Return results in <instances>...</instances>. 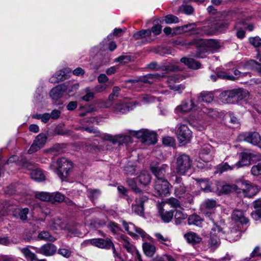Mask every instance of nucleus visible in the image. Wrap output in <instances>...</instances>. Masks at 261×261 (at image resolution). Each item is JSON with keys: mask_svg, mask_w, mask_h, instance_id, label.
Masks as SVG:
<instances>
[{"mask_svg": "<svg viewBox=\"0 0 261 261\" xmlns=\"http://www.w3.org/2000/svg\"><path fill=\"white\" fill-rule=\"evenodd\" d=\"M151 35V31L150 30H143L137 32V33L134 34V37L138 40L142 38L145 37L146 36H150Z\"/></svg>", "mask_w": 261, "mask_h": 261, "instance_id": "obj_47", "label": "nucleus"}, {"mask_svg": "<svg viewBox=\"0 0 261 261\" xmlns=\"http://www.w3.org/2000/svg\"><path fill=\"white\" fill-rule=\"evenodd\" d=\"M164 76L165 74L164 73H162V74H160L159 73L148 74L145 76L140 77L138 80H129L127 81L126 82L136 83L138 82H142L145 83H151L152 82L150 81V80L159 79L160 77H163Z\"/></svg>", "mask_w": 261, "mask_h": 261, "instance_id": "obj_20", "label": "nucleus"}, {"mask_svg": "<svg viewBox=\"0 0 261 261\" xmlns=\"http://www.w3.org/2000/svg\"><path fill=\"white\" fill-rule=\"evenodd\" d=\"M67 89V86L66 84L58 85L51 89L49 93L50 96L53 99L57 100L63 96Z\"/></svg>", "mask_w": 261, "mask_h": 261, "instance_id": "obj_18", "label": "nucleus"}, {"mask_svg": "<svg viewBox=\"0 0 261 261\" xmlns=\"http://www.w3.org/2000/svg\"><path fill=\"white\" fill-rule=\"evenodd\" d=\"M119 242L128 252L133 254L136 251L135 247L129 242L126 237L124 236L121 237Z\"/></svg>", "mask_w": 261, "mask_h": 261, "instance_id": "obj_33", "label": "nucleus"}, {"mask_svg": "<svg viewBox=\"0 0 261 261\" xmlns=\"http://www.w3.org/2000/svg\"><path fill=\"white\" fill-rule=\"evenodd\" d=\"M29 212L28 208H17L13 211V216L22 221H25L28 218Z\"/></svg>", "mask_w": 261, "mask_h": 261, "instance_id": "obj_29", "label": "nucleus"}, {"mask_svg": "<svg viewBox=\"0 0 261 261\" xmlns=\"http://www.w3.org/2000/svg\"><path fill=\"white\" fill-rule=\"evenodd\" d=\"M131 135L141 139L142 141L146 142L148 144H154L157 141L156 134L153 132L148 129H141L139 131H133L130 133Z\"/></svg>", "mask_w": 261, "mask_h": 261, "instance_id": "obj_4", "label": "nucleus"}, {"mask_svg": "<svg viewBox=\"0 0 261 261\" xmlns=\"http://www.w3.org/2000/svg\"><path fill=\"white\" fill-rule=\"evenodd\" d=\"M194 101L192 99H187L183 101L182 103L178 106L175 111L177 113H187L191 111L194 107Z\"/></svg>", "mask_w": 261, "mask_h": 261, "instance_id": "obj_23", "label": "nucleus"}, {"mask_svg": "<svg viewBox=\"0 0 261 261\" xmlns=\"http://www.w3.org/2000/svg\"><path fill=\"white\" fill-rule=\"evenodd\" d=\"M154 236L156 240L160 243L167 246L171 245V242L169 238L167 236H164L160 233H154Z\"/></svg>", "mask_w": 261, "mask_h": 261, "instance_id": "obj_42", "label": "nucleus"}, {"mask_svg": "<svg viewBox=\"0 0 261 261\" xmlns=\"http://www.w3.org/2000/svg\"><path fill=\"white\" fill-rule=\"evenodd\" d=\"M143 251L148 256H152L156 251L155 247L149 243H144L142 245Z\"/></svg>", "mask_w": 261, "mask_h": 261, "instance_id": "obj_35", "label": "nucleus"}, {"mask_svg": "<svg viewBox=\"0 0 261 261\" xmlns=\"http://www.w3.org/2000/svg\"><path fill=\"white\" fill-rule=\"evenodd\" d=\"M232 219L235 221L239 222L241 224H247L249 220L244 216V213L240 210H234L231 215Z\"/></svg>", "mask_w": 261, "mask_h": 261, "instance_id": "obj_27", "label": "nucleus"}, {"mask_svg": "<svg viewBox=\"0 0 261 261\" xmlns=\"http://www.w3.org/2000/svg\"><path fill=\"white\" fill-rule=\"evenodd\" d=\"M71 72V70L69 68H65L63 70H61L50 77V81L51 83H58L60 81H63L67 79V74Z\"/></svg>", "mask_w": 261, "mask_h": 261, "instance_id": "obj_22", "label": "nucleus"}, {"mask_svg": "<svg viewBox=\"0 0 261 261\" xmlns=\"http://www.w3.org/2000/svg\"><path fill=\"white\" fill-rule=\"evenodd\" d=\"M168 169V166L166 164H163L161 167H151L152 172L155 175L156 179H166L165 175L167 170Z\"/></svg>", "mask_w": 261, "mask_h": 261, "instance_id": "obj_21", "label": "nucleus"}, {"mask_svg": "<svg viewBox=\"0 0 261 261\" xmlns=\"http://www.w3.org/2000/svg\"><path fill=\"white\" fill-rule=\"evenodd\" d=\"M191 167V160L189 155L183 154L177 157L176 162V172L179 175L185 174Z\"/></svg>", "mask_w": 261, "mask_h": 261, "instance_id": "obj_3", "label": "nucleus"}, {"mask_svg": "<svg viewBox=\"0 0 261 261\" xmlns=\"http://www.w3.org/2000/svg\"><path fill=\"white\" fill-rule=\"evenodd\" d=\"M38 237L40 240L49 242H54L56 240V238L51 235L48 231H41L39 233Z\"/></svg>", "mask_w": 261, "mask_h": 261, "instance_id": "obj_46", "label": "nucleus"}, {"mask_svg": "<svg viewBox=\"0 0 261 261\" xmlns=\"http://www.w3.org/2000/svg\"><path fill=\"white\" fill-rule=\"evenodd\" d=\"M21 252L23 254L25 257L30 261H46L45 259H39L36 254L30 251L28 248L20 249Z\"/></svg>", "mask_w": 261, "mask_h": 261, "instance_id": "obj_32", "label": "nucleus"}, {"mask_svg": "<svg viewBox=\"0 0 261 261\" xmlns=\"http://www.w3.org/2000/svg\"><path fill=\"white\" fill-rule=\"evenodd\" d=\"M202 221L200 217L197 215H192L189 217L188 219L189 225H195L197 226L201 225Z\"/></svg>", "mask_w": 261, "mask_h": 261, "instance_id": "obj_43", "label": "nucleus"}, {"mask_svg": "<svg viewBox=\"0 0 261 261\" xmlns=\"http://www.w3.org/2000/svg\"><path fill=\"white\" fill-rule=\"evenodd\" d=\"M213 99L214 95L213 93L210 92H202L198 96V100L199 101L206 103H211L213 100Z\"/></svg>", "mask_w": 261, "mask_h": 261, "instance_id": "obj_38", "label": "nucleus"}, {"mask_svg": "<svg viewBox=\"0 0 261 261\" xmlns=\"http://www.w3.org/2000/svg\"><path fill=\"white\" fill-rule=\"evenodd\" d=\"M46 140V136L45 134H40L37 136L34 141L42 148L45 144Z\"/></svg>", "mask_w": 261, "mask_h": 261, "instance_id": "obj_52", "label": "nucleus"}, {"mask_svg": "<svg viewBox=\"0 0 261 261\" xmlns=\"http://www.w3.org/2000/svg\"><path fill=\"white\" fill-rule=\"evenodd\" d=\"M138 105H139V102L136 101L128 102L124 100H120L113 106L112 109L113 111L116 113L125 114Z\"/></svg>", "mask_w": 261, "mask_h": 261, "instance_id": "obj_6", "label": "nucleus"}, {"mask_svg": "<svg viewBox=\"0 0 261 261\" xmlns=\"http://www.w3.org/2000/svg\"><path fill=\"white\" fill-rule=\"evenodd\" d=\"M216 200L212 199H208L204 202V206L208 209H212L215 207L217 205Z\"/></svg>", "mask_w": 261, "mask_h": 261, "instance_id": "obj_61", "label": "nucleus"}, {"mask_svg": "<svg viewBox=\"0 0 261 261\" xmlns=\"http://www.w3.org/2000/svg\"><path fill=\"white\" fill-rule=\"evenodd\" d=\"M175 181L177 186L175 188V195L179 198L184 197L186 194V188L184 184L181 183V178L176 177Z\"/></svg>", "mask_w": 261, "mask_h": 261, "instance_id": "obj_25", "label": "nucleus"}, {"mask_svg": "<svg viewBox=\"0 0 261 261\" xmlns=\"http://www.w3.org/2000/svg\"><path fill=\"white\" fill-rule=\"evenodd\" d=\"M241 234V232L239 229L236 227H234L227 233L225 232L224 239L228 240L229 242H234L240 239Z\"/></svg>", "mask_w": 261, "mask_h": 261, "instance_id": "obj_24", "label": "nucleus"}, {"mask_svg": "<svg viewBox=\"0 0 261 261\" xmlns=\"http://www.w3.org/2000/svg\"><path fill=\"white\" fill-rule=\"evenodd\" d=\"M205 45L207 47L212 48L213 49H218L220 47V43L213 39H210L205 42Z\"/></svg>", "mask_w": 261, "mask_h": 261, "instance_id": "obj_50", "label": "nucleus"}, {"mask_svg": "<svg viewBox=\"0 0 261 261\" xmlns=\"http://www.w3.org/2000/svg\"><path fill=\"white\" fill-rule=\"evenodd\" d=\"M100 195L101 191L99 189H89L87 190V196L92 201L98 198Z\"/></svg>", "mask_w": 261, "mask_h": 261, "instance_id": "obj_41", "label": "nucleus"}, {"mask_svg": "<svg viewBox=\"0 0 261 261\" xmlns=\"http://www.w3.org/2000/svg\"><path fill=\"white\" fill-rule=\"evenodd\" d=\"M248 94L247 90L240 88L224 91L221 93L220 97L222 102L232 103L247 97Z\"/></svg>", "mask_w": 261, "mask_h": 261, "instance_id": "obj_2", "label": "nucleus"}, {"mask_svg": "<svg viewBox=\"0 0 261 261\" xmlns=\"http://www.w3.org/2000/svg\"><path fill=\"white\" fill-rule=\"evenodd\" d=\"M58 253L62 256L68 258L72 255V251L70 249L62 248L58 250Z\"/></svg>", "mask_w": 261, "mask_h": 261, "instance_id": "obj_55", "label": "nucleus"}, {"mask_svg": "<svg viewBox=\"0 0 261 261\" xmlns=\"http://www.w3.org/2000/svg\"><path fill=\"white\" fill-rule=\"evenodd\" d=\"M192 138V132L185 124H180L177 130V139L182 145L188 143Z\"/></svg>", "mask_w": 261, "mask_h": 261, "instance_id": "obj_8", "label": "nucleus"}, {"mask_svg": "<svg viewBox=\"0 0 261 261\" xmlns=\"http://www.w3.org/2000/svg\"><path fill=\"white\" fill-rule=\"evenodd\" d=\"M225 226L224 222L214 223L213 226L211 228V232L213 230L215 233L214 237L224 238Z\"/></svg>", "mask_w": 261, "mask_h": 261, "instance_id": "obj_19", "label": "nucleus"}, {"mask_svg": "<svg viewBox=\"0 0 261 261\" xmlns=\"http://www.w3.org/2000/svg\"><path fill=\"white\" fill-rule=\"evenodd\" d=\"M250 43L255 47L261 46V39L259 37H251L249 38Z\"/></svg>", "mask_w": 261, "mask_h": 261, "instance_id": "obj_63", "label": "nucleus"}, {"mask_svg": "<svg viewBox=\"0 0 261 261\" xmlns=\"http://www.w3.org/2000/svg\"><path fill=\"white\" fill-rule=\"evenodd\" d=\"M175 214L174 215V218L175 220L176 224L178 225L181 223V221L185 220L187 217V215L184 213L182 210H175Z\"/></svg>", "mask_w": 261, "mask_h": 261, "instance_id": "obj_44", "label": "nucleus"}, {"mask_svg": "<svg viewBox=\"0 0 261 261\" xmlns=\"http://www.w3.org/2000/svg\"><path fill=\"white\" fill-rule=\"evenodd\" d=\"M174 211H165L163 209L159 211L160 215L162 220L165 223L169 222L173 218Z\"/></svg>", "mask_w": 261, "mask_h": 261, "instance_id": "obj_37", "label": "nucleus"}, {"mask_svg": "<svg viewBox=\"0 0 261 261\" xmlns=\"http://www.w3.org/2000/svg\"><path fill=\"white\" fill-rule=\"evenodd\" d=\"M51 199L50 202H61L64 199V196L59 192H56L51 193Z\"/></svg>", "mask_w": 261, "mask_h": 261, "instance_id": "obj_51", "label": "nucleus"}, {"mask_svg": "<svg viewBox=\"0 0 261 261\" xmlns=\"http://www.w3.org/2000/svg\"><path fill=\"white\" fill-rule=\"evenodd\" d=\"M120 91V88L118 86L113 87L112 92L109 96L108 99L110 101H113L115 97H118Z\"/></svg>", "mask_w": 261, "mask_h": 261, "instance_id": "obj_60", "label": "nucleus"}, {"mask_svg": "<svg viewBox=\"0 0 261 261\" xmlns=\"http://www.w3.org/2000/svg\"><path fill=\"white\" fill-rule=\"evenodd\" d=\"M153 261H175V259L170 255L165 254L162 256H157Z\"/></svg>", "mask_w": 261, "mask_h": 261, "instance_id": "obj_64", "label": "nucleus"}, {"mask_svg": "<svg viewBox=\"0 0 261 261\" xmlns=\"http://www.w3.org/2000/svg\"><path fill=\"white\" fill-rule=\"evenodd\" d=\"M122 225L125 230L130 236H135L138 234L140 235L142 238L145 237V232L141 228L136 227L134 224L132 223H127L126 221L123 220Z\"/></svg>", "mask_w": 261, "mask_h": 261, "instance_id": "obj_13", "label": "nucleus"}, {"mask_svg": "<svg viewBox=\"0 0 261 261\" xmlns=\"http://www.w3.org/2000/svg\"><path fill=\"white\" fill-rule=\"evenodd\" d=\"M30 176L32 178L38 181H41L45 179V175L43 171L39 169L32 170L30 173Z\"/></svg>", "mask_w": 261, "mask_h": 261, "instance_id": "obj_36", "label": "nucleus"}, {"mask_svg": "<svg viewBox=\"0 0 261 261\" xmlns=\"http://www.w3.org/2000/svg\"><path fill=\"white\" fill-rule=\"evenodd\" d=\"M251 172L254 176L261 175V162L253 166L251 169Z\"/></svg>", "mask_w": 261, "mask_h": 261, "instance_id": "obj_57", "label": "nucleus"}, {"mask_svg": "<svg viewBox=\"0 0 261 261\" xmlns=\"http://www.w3.org/2000/svg\"><path fill=\"white\" fill-rule=\"evenodd\" d=\"M180 62L192 69H199L201 66V64L199 62L191 58H182L180 59Z\"/></svg>", "mask_w": 261, "mask_h": 261, "instance_id": "obj_28", "label": "nucleus"}, {"mask_svg": "<svg viewBox=\"0 0 261 261\" xmlns=\"http://www.w3.org/2000/svg\"><path fill=\"white\" fill-rule=\"evenodd\" d=\"M217 76L218 77L226 79L230 81H236V77L233 75H230L225 71H220L217 72Z\"/></svg>", "mask_w": 261, "mask_h": 261, "instance_id": "obj_54", "label": "nucleus"}, {"mask_svg": "<svg viewBox=\"0 0 261 261\" xmlns=\"http://www.w3.org/2000/svg\"><path fill=\"white\" fill-rule=\"evenodd\" d=\"M164 21L166 23L170 24L173 23H177L178 22V18L173 15H167L164 18Z\"/></svg>", "mask_w": 261, "mask_h": 261, "instance_id": "obj_62", "label": "nucleus"}, {"mask_svg": "<svg viewBox=\"0 0 261 261\" xmlns=\"http://www.w3.org/2000/svg\"><path fill=\"white\" fill-rule=\"evenodd\" d=\"M115 139H116V143H118L119 145L127 144L132 142V138L129 135H116Z\"/></svg>", "mask_w": 261, "mask_h": 261, "instance_id": "obj_40", "label": "nucleus"}, {"mask_svg": "<svg viewBox=\"0 0 261 261\" xmlns=\"http://www.w3.org/2000/svg\"><path fill=\"white\" fill-rule=\"evenodd\" d=\"M254 206L256 210L251 213L253 219L258 220L261 218V198H259L254 202Z\"/></svg>", "mask_w": 261, "mask_h": 261, "instance_id": "obj_34", "label": "nucleus"}, {"mask_svg": "<svg viewBox=\"0 0 261 261\" xmlns=\"http://www.w3.org/2000/svg\"><path fill=\"white\" fill-rule=\"evenodd\" d=\"M35 197L36 198L44 201H50L51 199V193L45 192H37L35 193Z\"/></svg>", "mask_w": 261, "mask_h": 261, "instance_id": "obj_45", "label": "nucleus"}, {"mask_svg": "<svg viewBox=\"0 0 261 261\" xmlns=\"http://www.w3.org/2000/svg\"><path fill=\"white\" fill-rule=\"evenodd\" d=\"M86 245H91L99 248L110 249L112 246V242L109 239L101 238L87 240L84 242Z\"/></svg>", "mask_w": 261, "mask_h": 261, "instance_id": "obj_9", "label": "nucleus"}, {"mask_svg": "<svg viewBox=\"0 0 261 261\" xmlns=\"http://www.w3.org/2000/svg\"><path fill=\"white\" fill-rule=\"evenodd\" d=\"M171 185L167 179H156L154 189L156 196H166L170 192Z\"/></svg>", "mask_w": 261, "mask_h": 261, "instance_id": "obj_7", "label": "nucleus"}, {"mask_svg": "<svg viewBox=\"0 0 261 261\" xmlns=\"http://www.w3.org/2000/svg\"><path fill=\"white\" fill-rule=\"evenodd\" d=\"M36 250V253L41 254L46 256L53 255L57 251V247L55 245L50 243H47L39 248L31 247Z\"/></svg>", "mask_w": 261, "mask_h": 261, "instance_id": "obj_11", "label": "nucleus"}, {"mask_svg": "<svg viewBox=\"0 0 261 261\" xmlns=\"http://www.w3.org/2000/svg\"><path fill=\"white\" fill-rule=\"evenodd\" d=\"M239 139L255 145L260 142L261 137L256 132H248L241 134L239 136Z\"/></svg>", "mask_w": 261, "mask_h": 261, "instance_id": "obj_12", "label": "nucleus"}, {"mask_svg": "<svg viewBox=\"0 0 261 261\" xmlns=\"http://www.w3.org/2000/svg\"><path fill=\"white\" fill-rule=\"evenodd\" d=\"M230 164L228 162H222L219 164L216 168V173H222L229 170H232L235 168H237L236 163H233L232 162L229 161Z\"/></svg>", "mask_w": 261, "mask_h": 261, "instance_id": "obj_26", "label": "nucleus"}, {"mask_svg": "<svg viewBox=\"0 0 261 261\" xmlns=\"http://www.w3.org/2000/svg\"><path fill=\"white\" fill-rule=\"evenodd\" d=\"M182 80V77L179 75L174 74L168 77L167 82L170 88L175 91H182L185 87L182 85H176V84L179 83Z\"/></svg>", "mask_w": 261, "mask_h": 261, "instance_id": "obj_15", "label": "nucleus"}, {"mask_svg": "<svg viewBox=\"0 0 261 261\" xmlns=\"http://www.w3.org/2000/svg\"><path fill=\"white\" fill-rule=\"evenodd\" d=\"M180 69L177 64H174L173 63H170L169 65L165 66L163 67V70L166 72L169 71H176L180 70Z\"/></svg>", "mask_w": 261, "mask_h": 261, "instance_id": "obj_58", "label": "nucleus"}, {"mask_svg": "<svg viewBox=\"0 0 261 261\" xmlns=\"http://www.w3.org/2000/svg\"><path fill=\"white\" fill-rule=\"evenodd\" d=\"M241 189L244 195L249 198L255 195L259 191L258 187L247 181L241 183Z\"/></svg>", "mask_w": 261, "mask_h": 261, "instance_id": "obj_10", "label": "nucleus"}, {"mask_svg": "<svg viewBox=\"0 0 261 261\" xmlns=\"http://www.w3.org/2000/svg\"><path fill=\"white\" fill-rule=\"evenodd\" d=\"M210 232V239L208 242V246L211 250H215L220 245V239L214 237V232Z\"/></svg>", "mask_w": 261, "mask_h": 261, "instance_id": "obj_30", "label": "nucleus"}, {"mask_svg": "<svg viewBox=\"0 0 261 261\" xmlns=\"http://www.w3.org/2000/svg\"><path fill=\"white\" fill-rule=\"evenodd\" d=\"M81 123L83 125H90V124H96L99 123L97 117L85 118L82 119Z\"/></svg>", "mask_w": 261, "mask_h": 261, "instance_id": "obj_56", "label": "nucleus"}, {"mask_svg": "<svg viewBox=\"0 0 261 261\" xmlns=\"http://www.w3.org/2000/svg\"><path fill=\"white\" fill-rule=\"evenodd\" d=\"M139 100H140L143 103L147 104L154 101V97L149 95H142L138 97Z\"/></svg>", "mask_w": 261, "mask_h": 261, "instance_id": "obj_53", "label": "nucleus"}, {"mask_svg": "<svg viewBox=\"0 0 261 261\" xmlns=\"http://www.w3.org/2000/svg\"><path fill=\"white\" fill-rule=\"evenodd\" d=\"M147 200L146 196L139 195L136 198L135 204L132 205V211L138 215H142L144 212L143 204Z\"/></svg>", "mask_w": 261, "mask_h": 261, "instance_id": "obj_16", "label": "nucleus"}, {"mask_svg": "<svg viewBox=\"0 0 261 261\" xmlns=\"http://www.w3.org/2000/svg\"><path fill=\"white\" fill-rule=\"evenodd\" d=\"M85 92L86 94L82 97V99L86 101H89L94 97V94L91 91L89 88H85Z\"/></svg>", "mask_w": 261, "mask_h": 261, "instance_id": "obj_59", "label": "nucleus"}, {"mask_svg": "<svg viewBox=\"0 0 261 261\" xmlns=\"http://www.w3.org/2000/svg\"><path fill=\"white\" fill-rule=\"evenodd\" d=\"M232 19V13L223 12L219 13L217 18L211 24L213 31L217 33H222L228 28L230 22Z\"/></svg>", "mask_w": 261, "mask_h": 261, "instance_id": "obj_1", "label": "nucleus"}, {"mask_svg": "<svg viewBox=\"0 0 261 261\" xmlns=\"http://www.w3.org/2000/svg\"><path fill=\"white\" fill-rule=\"evenodd\" d=\"M165 202L170 205L171 207L177 208L180 207V203L177 199L174 197H171L167 199Z\"/></svg>", "mask_w": 261, "mask_h": 261, "instance_id": "obj_49", "label": "nucleus"}, {"mask_svg": "<svg viewBox=\"0 0 261 261\" xmlns=\"http://www.w3.org/2000/svg\"><path fill=\"white\" fill-rule=\"evenodd\" d=\"M202 112L208 116L215 118L219 116V112L216 110L204 107L202 109Z\"/></svg>", "mask_w": 261, "mask_h": 261, "instance_id": "obj_48", "label": "nucleus"}, {"mask_svg": "<svg viewBox=\"0 0 261 261\" xmlns=\"http://www.w3.org/2000/svg\"><path fill=\"white\" fill-rule=\"evenodd\" d=\"M138 179L141 184L146 186L150 182L151 177L146 171H143L138 177Z\"/></svg>", "mask_w": 261, "mask_h": 261, "instance_id": "obj_39", "label": "nucleus"}, {"mask_svg": "<svg viewBox=\"0 0 261 261\" xmlns=\"http://www.w3.org/2000/svg\"><path fill=\"white\" fill-rule=\"evenodd\" d=\"M214 158V149L210 145L203 146L199 152V158L204 162L213 160Z\"/></svg>", "mask_w": 261, "mask_h": 261, "instance_id": "obj_14", "label": "nucleus"}, {"mask_svg": "<svg viewBox=\"0 0 261 261\" xmlns=\"http://www.w3.org/2000/svg\"><path fill=\"white\" fill-rule=\"evenodd\" d=\"M254 157V155L248 152H243L240 154V160L236 163L237 168L248 166L251 164V161Z\"/></svg>", "mask_w": 261, "mask_h": 261, "instance_id": "obj_17", "label": "nucleus"}, {"mask_svg": "<svg viewBox=\"0 0 261 261\" xmlns=\"http://www.w3.org/2000/svg\"><path fill=\"white\" fill-rule=\"evenodd\" d=\"M72 168V162L66 158H61L57 161V174L61 178H66Z\"/></svg>", "mask_w": 261, "mask_h": 261, "instance_id": "obj_5", "label": "nucleus"}, {"mask_svg": "<svg viewBox=\"0 0 261 261\" xmlns=\"http://www.w3.org/2000/svg\"><path fill=\"white\" fill-rule=\"evenodd\" d=\"M184 238L189 243L192 244H198L201 241V238L196 233L189 232L184 235Z\"/></svg>", "mask_w": 261, "mask_h": 261, "instance_id": "obj_31", "label": "nucleus"}]
</instances>
